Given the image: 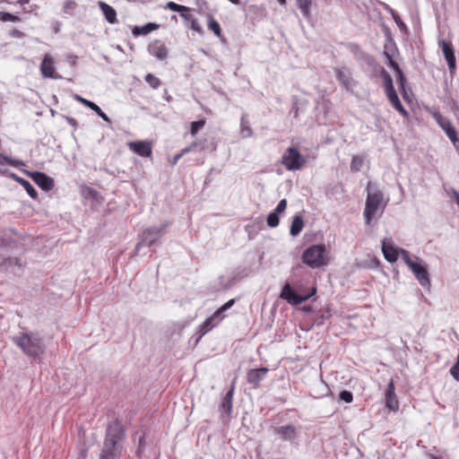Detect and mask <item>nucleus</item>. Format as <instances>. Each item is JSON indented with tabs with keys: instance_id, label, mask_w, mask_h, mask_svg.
I'll return each mask as SVG.
<instances>
[{
	"instance_id": "18",
	"label": "nucleus",
	"mask_w": 459,
	"mask_h": 459,
	"mask_svg": "<svg viewBox=\"0 0 459 459\" xmlns=\"http://www.w3.org/2000/svg\"><path fill=\"white\" fill-rule=\"evenodd\" d=\"M31 178L44 191H49L54 187L53 178L43 172H34Z\"/></svg>"
},
{
	"instance_id": "49",
	"label": "nucleus",
	"mask_w": 459,
	"mask_h": 459,
	"mask_svg": "<svg viewBox=\"0 0 459 459\" xmlns=\"http://www.w3.org/2000/svg\"><path fill=\"white\" fill-rule=\"evenodd\" d=\"M100 117H102L104 120H108V116L100 109V111L96 112Z\"/></svg>"
},
{
	"instance_id": "29",
	"label": "nucleus",
	"mask_w": 459,
	"mask_h": 459,
	"mask_svg": "<svg viewBox=\"0 0 459 459\" xmlns=\"http://www.w3.org/2000/svg\"><path fill=\"white\" fill-rule=\"evenodd\" d=\"M144 79L150 87L154 90H157L161 85L160 80L152 74H147Z\"/></svg>"
},
{
	"instance_id": "4",
	"label": "nucleus",
	"mask_w": 459,
	"mask_h": 459,
	"mask_svg": "<svg viewBox=\"0 0 459 459\" xmlns=\"http://www.w3.org/2000/svg\"><path fill=\"white\" fill-rule=\"evenodd\" d=\"M401 255L404 263L411 269L415 278L418 280L422 287L430 285V279L429 272L423 264H421L419 257L412 259L408 251L401 249Z\"/></svg>"
},
{
	"instance_id": "28",
	"label": "nucleus",
	"mask_w": 459,
	"mask_h": 459,
	"mask_svg": "<svg viewBox=\"0 0 459 459\" xmlns=\"http://www.w3.org/2000/svg\"><path fill=\"white\" fill-rule=\"evenodd\" d=\"M364 164V158L362 156L355 155L352 157L351 162V170L352 172H358L361 169Z\"/></svg>"
},
{
	"instance_id": "34",
	"label": "nucleus",
	"mask_w": 459,
	"mask_h": 459,
	"mask_svg": "<svg viewBox=\"0 0 459 459\" xmlns=\"http://www.w3.org/2000/svg\"><path fill=\"white\" fill-rule=\"evenodd\" d=\"M279 216L275 212H271L267 217V225L271 228L277 227L279 225Z\"/></svg>"
},
{
	"instance_id": "37",
	"label": "nucleus",
	"mask_w": 459,
	"mask_h": 459,
	"mask_svg": "<svg viewBox=\"0 0 459 459\" xmlns=\"http://www.w3.org/2000/svg\"><path fill=\"white\" fill-rule=\"evenodd\" d=\"M340 399L347 403H351L353 401V394L351 392L343 390L339 394Z\"/></svg>"
},
{
	"instance_id": "19",
	"label": "nucleus",
	"mask_w": 459,
	"mask_h": 459,
	"mask_svg": "<svg viewBox=\"0 0 459 459\" xmlns=\"http://www.w3.org/2000/svg\"><path fill=\"white\" fill-rule=\"evenodd\" d=\"M401 249L394 247L390 241H382V252L385 258L390 262L394 263L398 259V255L401 254Z\"/></svg>"
},
{
	"instance_id": "12",
	"label": "nucleus",
	"mask_w": 459,
	"mask_h": 459,
	"mask_svg": "<svg viewBox=\"0 0 459 459\" xmlns=\"http://www.w3.org/2000/svg\"><path fill=\"white\" fill-rule=\"evenodd\" d=\"M40 73L44 78L60 79L61 75L56 70L55 62L53 57L47 54L45 55L40 64Z\"/></svg>"
},
{
	"instance_id": "53",
	"label": "nucleus",
	"mask_w": 459,
	"mask_h": 459,
	"mask_svg": "<svg viewBox=\"0 0 459 459\" xmlns=\"http://www.w3.org/2000/svg\"><path fill=\"white\" fill-rule=\"evenodd\" d=\"M217 149V144L216 143H212V151H216Z\"/></svg>"
},
{
	"instance_id": "43",
	"label": "nucleus",
	"mask_w": 459,
	"mask_h": 459,
	"mask_svg": "<svg viewBox=\"0 0 459 459\" xmlns=\"http://www.w3.org/2000/svg\"><path fill=\"white\" fill-rule=\"evenodd\" d=\"M191 12V8L190 7H187V10L186 11H180L179 13H180V16L186 21V22H189L194 18V16L190 13Z\"/></svg>"
},
{
	"instance_id": "40",
	"label": "nucleus",
	"mask_w": 459,
	"mask_h": 459,
	"mask_svg": "<svg viewBox=\"0 0 459 459\" xmlns=\"http://www.w3.org/2000/svg\"><path fill=\"white\" fill-rule=\"evenodd\" d=\"M189 27L194 31H196L198 33H202L203 32V29H202L200 23L198 22V21L195 17L190 21V26Z\"/></svg>"
},
{
	"instance_id": "22",
	"label": "nucleus",
	"mask_w": 459,
	"mask_h": 459,
	"mask_svg": "<svg viewBox=\"0 0 459 459\" xmlns=\"http://www.w3.org/2000/svg\"><path fill=\"white\" fill-rule=\"evenodd\" d=\"M207 17V27L210 30H212L217 37H222L221 29L220 23L214 19L212 14L208 13Z\"/></svg>"
},
{
	"instance_id": "9",
	"label": "nucleus",
	"mask_w": 459,
	"mask_h": 459,
	"mask_svg": "<svg viewBox=\"0 0 459 459\" xmlns=\"http://www.w3.org/2000/svg\"><path fill=\"white\" fill-rule=\"evenodd\" d=\"M437 125L443 129L446 133V136L450 139V141L455 144L458 141L457 132L455 128L451 124L450 120L445 117H443L439 112H436L433 115Z\"/></svg>"
},
{
	"instance_id": "24",
	"label": "nucleus",
	"mask_w": 459,
	"mask_h": 459,
	"mask_svg": "<svg viewBox=\"0 0 459 459\" xmlns=\"http://www.w3.org/2000/svg\"><path fill=\"white\" fill-rule=\"evenodd\" d=\"M158 28L159 24L150 22L142 27H134L132 32L134 36L146 35L151 31L157 30Z\"/></svg>"
},
{
	"instance_id": "13",
	"label": "nucleus",
	"mask_w": 459,
	"mask_h": 459,
	"mask_svg": "<svg viewBox=\"0 0 459 459\" xmlns=\"http://www.w3.org/2000/svg\"><path fill=\"white\" fill-rule=\"evenodd\" d=\"M385 406L392 411H397L399 410V401L395 394V385L394 379H390L387 384V387L385 394Z\"/></svg>"
},
{
	"instance_id": "55",
	"label": "nucleus",
	"mask_w": 459,
	"mask_h": 459,
	"mask_svg": "<svg viewBox=\"0 0 459 459\" xmlns=\"http://www.w3.org/2000/svg\"><path fill=\"white\" fill-rule=\"evenodd\" d=\"M3 159H4V157L0 154V164H3V161H2Z\"/></svg>"
},
{
	"instance_id": "6",
	"label": "nucleus",
	"mask_w": 459,
	"mask_h": 459,
	"mask_svg": "<svg viewBox=\"0 0 459 459\" xmlns=\"http://www.w3.org/2000/svg\"><path fill=\"white\" fill-rule=\"evenodd\" d=\"M235 299H231L218 308L211 316L205 319L198 327L200 337L210 332L213 327L217 326L225 317L224 312L235 304Z\"/></svg>"
},
{
	"instance_id": "14",
	"label": "nucleus",
	"mask_w": 459,
	"mask_h": 459,
	"mask_svg": "<svg viewBox=\"0 0 459 459\" xmlns=\"http://www.w3.org/2000/svg\"><path fill=\"white\" fill-rule=\"evenodd\" d=\"M129 149L141 157H150L152 152L151 142L136 141L128 143Z\"/></svg>"
},
{
	"instance_id": "31",
	"label": "nucleus",
	"mask_w": 459,
	"mask_h": 459,
	"mask_svg": "<svg viewBox=\"0 0 459 459\" xmlns=\"http://www.w3.org/2000/svg\"><path fill=\"white\" fill-rule=\"evenodd\" d=\"M297 2L303 15L308 17L310 13L311 0H297Z\"/></svg>"
},
{
	"instance_id": "35",
	"label": "nucleus",
	"mask_w": 459,
	"mask_h": 459,
	"mask_svg": "<svg viewBox=\"0 0 459 459\" xmlns=\"http://www.w3.org/2000/svg\"><path fill=\"white\" fill-rule=\"evenodd\" d=\"M164 8L171 10V11H174V12H178V13L180 11H186L187 10V6L178 4L175 3V2H168Z\"/></svg>"
},
{
	"instance_id": "45",
	"label": "nucleus",
	"mask_w": 459,
	"mask_h": 459,
	"mask_svg": "<svg viewBox=\"0 0 459 459\" xmlns=\"http://www.w3.org/2000/svg\"><path fill=\"white\" fill-rule=\"evenodd\" d=\"M198 146V143L197 142H194L192 143L191 144H189L188 146H186V148H184L180 153H183V156L194 150L196 149V147Z\"/></svg>"
},
{
	"instance_id": "52",
	"label": "nucleus",
	"mask_w": 459,
	"mask_h": 459,
	"mask_svg": "<svg viewBox=\"0 0 459 459\" xmlns=\"http://www.w3.org/2000/svg\"><path fill=\"white\" fill-rule=\"evenodd\" d=\"M229 1L231 2L234 4H239V0H229Z\"/></svg>"
},
{
	"instance_id": "23",
	"label": "nucleus",
	"mask_w": 459,
	"mask_h": 459,
	"mask_svg": "<svg viewBox=\"0 0 459 459\" xmlns=\"http://www.w3.org/2000/svg\"><path fill=\"white\" fill-rule=\"evenodd\" d=\"M234 390H235V386L233 385L231 386V388L228 391L226 395L223 397V400H222L221 406L226 411V412L228 414L231 413Z\"/></svg>"
},
{
	"instance_id": "5",
	"label": "nucleus",
	"mask_w": 459,
	"mask_h": 459,
	"mask_svg": "<svg viewBox=\"0 0 459 459\" xmlns=\"http://www.w3.org/2000/svg\"><path fill=\"white\" fill-rule=\"evenodd\" d=\"M325 255V245H313L304 251L302 255V261L311 268H319L326 263Z\"/></svg>"
},
{
	"instance_id": "11",
	"label": "nucleus",
	"mask_w": 459,
	"mask_h": 459,
	"mask_svg": "<svg viewBox=\"0 0 459 459\" xmlns=\"http://www.w3.org/2000/svg\"><path fill=\"white\" fill-rule=\"evenodd\" d=\"M438 46L442 49L443 55L447 62L449 71L451 73L454 72L456 66V59L452 42L446 39H439Z\"/></svg>"
},
{
	"instance_id": "38",
	"label": "nucleus",
	"mask_w": 459,
	"mask_h": 459,
	"mask_svg": "<svg viewBox=\"0 0 459 459\" xmlns=\"http://www.w3.org/2000/svg\"><path fill=\"white\" fill-rule=\"evenodd\" d=\"M392 107L404 117H408V111L403 108L400 100L397 102L394 103Z\"/></svg>"
},
{
	"instance_id": "36",
	"label": "nucleus",
	"mask_w": 459,
	"mask_h": 459,
	"mask_svg": "<svg viewBox=\"0 0 459 459\" xmlns=\"http://www.w3.org/2000/svg\"><path fill=\"white\" fill-rule=\"evenodd\" d=\"M76 7V3L74 0H66L64 4L63 10L65 13L72 14Z\"/></svg>"
},
{
	"instance_id": "46",
	"label": "nucleus",
	"mask_w": 459,
	"mask_h": 459,
	"mask_svg": "<svg viewBox=\"0 0 459 459\" xmlns=\"http://www.w3.org/2000/svg\"><path fill=\"white\" fill-rule=\"evenodd\" d=\"M9 35L12 38H17V39H21V38H23L25 36V34L22 31H21L20 30H18V29L11 30L10 32H9Z\"/></svg>"
},
{
	"instance_id": "2",
	"label": "nucleus",
	"mask_w": 459,
	"mask_h": 459,
	"mask_svg": "<svg viewBox=\"0 0 459 459\" xmlns=\"http://www.w3.org/2000/svg\"><path fill=\"white\" fill-rule=\"evenodd\" d=\"M14 342L30 357H39L45 352L41 338L33 333H23L14 338Z\"/></svg>"
},
{
	"instance_id": "16",
	"label": "nucleus",
	"mask_w": 459,
	"mask_h": 459,
	"mask_svg": "<svg viewBox=\"0 0 459 459\" xmlns=\"http://www.w3.org/2000/svg\"><path fill=\"white\" fill-rule=\"evenodd\" d=\"M274 433L283 441H293L298 437V431L293 425H285L274 428Z\"/></svg>"
},
{
	"instance_id": "47",
	"label": "nucleus",
	"mask_w": 459,
	"mask_h": 459,
	"mask_svg": "<svg viewBox=\"0 0 459 459\" xmlns=\"http://www.w3.org/2000/svg\"><path fill=\"white\" fill-rule=\"evenodd\" d=\"M397 82L402 89V91H403V98L406 97V91H405V82H406V79H405V76H400L399 78H397Z\"/></svg>"
},
{
	"instance_id": "41",
	"label": "nucleus",
	"mask_w": 459,
	"mask_h": 459,
	"mask_svg": "<svg viewBox=\"0 0 459 459\" xmlns=\"http://www.w3.org/2000/svg\"><path fill=\"white\" fill-rule=\"evenodd\" d=\"M286 208H287V200L282 199L277 204L274 212L279 214V213L283 212L286 210Z\"/></svg>"
},
{
	"instance_id": "21",
	"label": "nucleus",
	"mask_w": 459,
	"mask_h": 459,
	"mask_svg": "<svg viewBox=\"0 0 459 459\" xmlns=\"http://www.w3.org/2000/svg\"><path fill=\"white\" fill-rule=\"evenodd\" d=\"M304 228V221L301 215L297 214L293 217L290 229V234L293 237L298 236L302 229Z\"/></svg>"
},
{
	"instance_id": "15",
	"label": "nucleus",
	"mask_w": 459,
	"mask_h": 459,
	"mask_svg": "<svg viewBox=\"0 0 459 459\" xmlns=\"http://www.w3.org/2000/svg\"><path fill=\"white\" fill-rule=\"evenodd\" d=\"M267 372V368L250 369L247 373V381L248 384L252 385L254 388H257L260 382L265 377Z\"/></svg>"
},
{
	"instance_id": "42",
	"label": "nucleus",
	"mask_w": 459,
	"mask_h": 459,
	"mask_svg": "<svg viewBox=\"0 0 459 459\" xmlns=\"http://www.w3.org/2000/svg\"><path fill=\"white\" fill-rule=\"evenodd\" d=\"M385 55L386 58H387V61H388V62H387V65H388L391 68H393L394 71H395V70H398L399 65H398V64H397V63L393 59L392 56H391L390 54L386 53V52H385Z\"/></svg>"
},
{
	"instance_id": "44",
	"label": "nucleus",
	"mask_w": 459,
	"mask_h": 459,
	"mask_svg": "<svg viewBox=\"0 0 459 459\" xmlns=\"http://www.w3.org/2000/svg\"><path fill=\"white\" fill-rule=\"evenodd\" d=\"M198 146V143L197 142H194L192 143L191 144H189L188 146H186V148H184L180 153H183V156L194 150L196 149V147Z\"/></svg>"
},
{
	"instance_id": "10",
	"label": "nucleus",
	"mask_w": 459,
	"mask_h": 459,
	"mask_svg": "<svg viewBox=\"0 0 459 459\" xmlns=\"http://www.w3.org/2000/svg\"><path fill=\"white\" fill-rule=\"evenodd\" d=\"M164 226L146 229L142 233V240L139 245L151 247L164 234Z\"/></svg>"
},
{
	"instance_id": "20",
	"label": "nucleus",
	"mask_w": 459,
	"mask_h": 459,
	"mask_svg": "<svg viewBox=\"0 0 459 459\" xmlns=\"http://www.w3.org/2000/svg\"><path fill=\"white\" fill-rule=\"evenodd\" d=\"M99 6L109 23L114 24L117 22V13L112 6L104 2H99Z\"/></svg>"
},
{
	"instance_id": "32",
	"label": "nucleus",
	"mask_w": 459,
	"mask_h": 459,
	"mask_svg": "<svg viewBox=\"0 0 459 459\" xmlns=\"http://www.w3.org/2000/svg\"><path fill=\"white\" fill-rule=\"evenodd\" d=\"M205 119H200L198 121H194L190 125V133L192 135H195L200 129H202L205 126Z\"/></svg>"
},
{
	"instance_id": "33",
	"label": "nucleus",
	"mask_w": 459,
	"mask_h": 459,
	"mask_svg": "<svg viewBox=\"0 0 459 459\" xmlns=\"http://www.w3.org/2000/svg\"><path fill=\"white\" fill-rule=\"evenodd\" d=\"M0 21L2 22H21V18L18 15L13 14L11 13L0 12Z\"/></svg>"
},
{
	"instance_id": "50",
	"label": "nucleus",
	"mask_w": 459,
	"mask_h": 459,
	"mask_svg": "<svg viewBox=\"0 0 459 459\" xmlns=\"http://www.w3.org/2000/svg\"><path fill=\"white\" fill-rule=\"evenodd\" d=\"M394 72L396 74V77L397 78H399L400 76H403L404 75L400 67L398 68V70H395Z\"/></svg>"
},
{
	"instance_id": "48",
	"label": "nucleus",
	"mask_w": 459,
	"mask_h": 459,
	"mask_svg": "<svg viewBox=\"0 0 459 459\" xmlns=\"http://www.w3.org/2000/svg\"><path fill=\"white\" fill-rule=\"evenodd\" d=\"M183 157V153H177L173 159L170 160V163L172 166L176 165L178 163V161Z\"/></svg>"
},
{
	"instance_id": "30",
	"label": "nucleus",
	"mask_w": 459,
	"mask_h": 459,
	"mask_svg": "<svg viewBox=\"0 0 459 459\" xmlns=\"http://www.w3.org/2000/svg\"><path fill=\"white\" fill-rule=\"evenodd\" d=\"M74 99L95 112L100 111V108L91 100H88L79 95H75Z\"/></svg>"
},
{
	"instance_id": "3",
	"label": "nucleus",
	"mask_w": 459,
	"mask_h": 459,
	"mask_svg": "<svg viewBox=\"0 0 459 459\" xmlns=\"http://www.w3.org/2000/svg\"><path fill=\"white\" fill-rule=\"evenodd\" d=\"M371 183L368 184V195L364 209V218L367 225L371 223L372 219L375 217L377 210L383 205L384 195L379 189L370 190Z\"/></svg>"
},
{
	"instance_id": "26",
	"label": "nucleus",
	"mask_w": 459,
	"mask_h": 459,
	"mask_svg": "<svg viewBox=\"0 0 459 459\" xmlns=\"http://www.w3.org/2000/svg\"><path fill=\"white\" fill-rule=\"evenodd\" d=\"M380 76L383 80L385 92L394 91V87L393 84V79H392L391 75L385 69H382L380 72Z\"/></svg>"
},
{
	"instance_id": "1",
	"label": "nucleus",
	"mask_w": 459,
	"mask_h": 459,
	"mask_svg": "<svg viewBox=\"0 0 459 459\" xmlns=\"http://www.w3.org/2000/svg\"><path fill=\"white\" fill-rule=\"evenodd\" d=\"M125 431L119 422H112L108 426L100 459H118L122 452L121 441Z\"/></svg>"
},
{
	"instance_id": "54",
	"label": "nucleus",
	"mask_w": 459,
	"mask_h": 459,
	"mask_svg": "<svg viewBox=\"0 0 459 459\" xmlns=\"http://www.w3.org/2000/svg\"><path fill=\"white\" fill-rule=\"evenodd\" d=\"M278 2L281 4V5H284L286 4V0H278Z\"/></svg>"
},
{
	"instance_id": "7",
	"label": "nucleus",
	"mask_w": 459,
	"mask_h": 459,
	"mask_svg": "<svg viewBox=\"0 0 459 459\" xmlns=\"http://www.w3.org/2000/svg\"><path fill=\"white\" fill-rule=\"evenodd\" d=\"M306 163L307 158L296 147L287 148L281 157V164L290 171L299 170Z\"/></svg>"
},
{
	"instance_id": "25",
	"label": "nucleus",
	"mask_w": 459,
	"mask_h": 459,
	"mask_svg": "<svg viewBox=\"0 0 459 459\" xmlns=\"http://www.w3.org/2000/svg\"><path fill=\"white\" fill-rule=\"evenodd\" d=\"M336 78L346 90L351 89L353 85V80L350 74H347L342 71L339 70L337 71Z\"/></svg>"
},
{
	"instance_id": "51",
	"label": "nucleus",
	"mask_w": 459,
	"mask_h": 459,
	"mask_svg": "<svg viewBox=\"0 0 459 459\" xmlns=\"http://www.w3.org/2000/svg\"><path fill=\"white\" fill-rule=\"evenodd\" d=\"M30 0H19L18 3L21 4V5H23V4H29Z\"/></svg>"
},
{
	"instance_id": "39",
	"label": "nucleus",
	"mask_w": 459,
	"mask_h": 459,
	"mask_svg": "<svg viewBox=\"0 0 459 459\" xmlns=\"http://www.w3.org/2000/svg\"><path fill=\"white\" fill-rule=\"evenodd\" d=\"M385 96L387 100H389L390 104L393 105L394 103L397 102L399 100V97L395 91V90L385 92Z\"/></svg>"
},
{
	"instance_id": "8",
	"label": "nucleus",
	"mask_w": 459,
	"mask_h": 459,
	"mask_svg": "<svg viewBox=\"0 0 459 459\" xmlns=\"http://www.w3.org/2000/svg\"><path fill=\"white\" fill-rule=\"evenodd\" d=\"M316 293V289H313V291L311 294L307 296H300L298 295L290 287L289 283H287L281 292L280 297L285 300H287L291 305H299L303 301L307 300L312 295Z\"/></svg>"
},
{
	"instance_id": "17",
	"label": "nucleus",
	"mask_w": 459,
	"mask_h": 459,
	"mask_svg": "<svg viewBox=\"0 0 459 459\" xmlns=\"http://www.w3.org/2000/svg\"><path fill=\"white\" fill-rule=\"evenodd\" d=\"M148 51L160 60H164L168 56V48L165 43L160 39L152 42L148 47Z\"/></svg>"
},
{
	"instance_id": "27",
	"label": "nucleus",
	"mask_w": 459,
	"mask_h": 459,
	"mask_svg": "<svg viewBox=\"0 0 459 459\" xmlns=\"http://www.w3.org/2000/svg\"><path fill=\"white\" fill-rule=\"evenodd\" d=\"M17 181L24 187L28 195L32 198L37 200L38 199V193L36 189L33 187V186L26 179L17 178Z\"/></svg>"
}]
</instances>
